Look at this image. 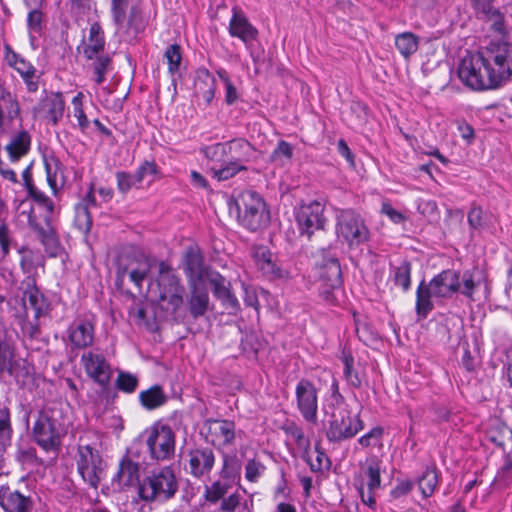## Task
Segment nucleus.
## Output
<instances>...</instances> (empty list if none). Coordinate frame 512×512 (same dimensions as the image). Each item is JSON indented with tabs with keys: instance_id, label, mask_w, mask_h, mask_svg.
Returning <instances> with one entry per match:
<instances>
[{
	"instance_id": "49530a36",
	"label": "nucleus",
	"mask_w": 512,
	"mask_h": 512,
	"mask_svg": "<svg viewBox=\"0 0 512 512\" xmlns=\"http://www.w3.org/2000/svg\"><path fill=\"white\" fill-rule=\"evenodd\" d=\"M293 156V148L286 141H280L271 154V160L280 164L290 161Z\"/></svg>"
},
{
	"instance_id": "5fc2aeb1",
	"label": "nucleus",
	"mask_w": 512,
	"mask_h": 512,
	"mask_svg": "<svg viewBox=\"0 0 512 512\" xmlns=\"http://www.w3.org/2000/svg\"><path fill=\"white\" fill-rule=\"evenodd\" d=\"M202 151L206 158L212 161H221L223 156L228 155V142L207 146Z\"/></svg>"
},
{
	"instance_id": "e433bc0d",
	"label": "nucleus",
	"mask_w": 512,
	"mask_h": 512,
	"mask_svg": "<svg viewBox=\"0 0 512 512\" xmlns=\"http://www.w3.org/2000/svg\"><path fill=\"white\" fill-rule=\"evenodd\" d=\"M247 166H242L241 163H237L228 158L225 166L221 168L212 167L210 169L214 178L218 181H225L234 177L240 171H246Z\"/></svg>"
},
{
	"instance_id": "a211bd4d",
	"label": "nucleus",
	"mask_w": 512,
	"mask_h": 512,
	"mask_svg": "<svg viewBox=\"0 0 512 512\" xmlns=\"http://www.w3.org/2000/svg\"><path fill=\"white\" fill-rule=\"evenodd\" d=\"M320 280L324 287L321 294L324 299L329 302H334L335 296L331 290H337L342 284V272L339 261L336 258H330L320 268Z\"/></svg>"
},
{
	"instance_id": "6e6d98bb",
	"label": "nucleus",
	"mask_w": 512,
	"mask_h": 512,
	"mask_svg": "<svg viewBox=\"0 0 512 512\" xmlns=\"http://www.w3.org/2000/svg\"><path fill=\"white\" fill-rule=\"evenodd\" d=\"M117 188L120 193L126 194L133 186L139 183L136 180L135 174H129L124 171L116 173Z\"/></svg>"
},
{
	"instance_id": "864d4df0",
	"label": "nucleus",
	"mask_w": 512,
	"mask_h": 512,
	"mask_svg": "<svg viewBox=\"0 0 512 512\" xmlns=\"http://www.w3.org/2000/svg\"><path fill=\"white\" fill-rule=\"evenodd\" d=\"M29 226L37 233L41 242L46 246H54L55 238L52 233L46 231L43 227H41L37 222L33 215H29L28 217Z\"/></svg>"
},
{
	"instance_id": "72a5a7b5",
	"label": "nucleus",
	"mask_w": 512,
	"mask_h": 512,
	"mask_svg": "<svg viewBox=\"0 0 512 512\" xmlns=\"http://www.w3.org/2000/svg\"><path fill=\"white\" fill-rule=\"evenodd\" d=\"M14 354L12 346L8 341L0 336V374L8 372L11 376L16 379L19 378L17 371V364L13 361Z\"/></svg>"
},
{
	"instance_id": "f257e3e1",
	"label": "nucleus",
	"mask_w": 512,
	"mask_h": 512,
	"mask_svg": "<svg viewBox=\"0 0 512 512\" xmlns=\"http://www.w3.org/2000/svg\"><path fill=\"white\" fill-rule=\"evenodd\" d=\"M459 288V274L453 270L442 271L427 284L422 281L417 289V314L425 318L433 309L432 298L450 297Z\"/></svg>"
},
{
	"instance_id": "1a4fd4ad",
	"label": "nucleus",
	"mask_w": 512,
	"mask_h": 512,
	"mask_svg": "<svg viewBox=\"0 0 512 512\" xmlns=\"http://www.w3.org/2000/svg\"><path fill=\"white\" fill-rule=\"evenodd\" d=\"M146 445L150 457L156 461H166L175 454V434L173 430L163 424H155L145 431Z\"/></svg>"
},
{
	"instance_id": "2f4dec72",
	"label": "nucleus",
	"mask_w": 512,
	"mask_h": 512,
	"mask_svg": "<svg viewBox=\"0 0 512 512\" xmlns=\"http://www.w3.org/2000/svg\"><path fill=\"white\" fill-rule=\"evenodd\" d=\"M140 466L129 458H124L119 465L118 481L123 486H131L139 481Z\"/></svg>"
},
{
	"instance_id": "f3484780",
	"label": "nucleus",
	"mask_w": 512,
	"mask_h": 512,
	"mask_svg": "<svg viewBox=\"0 0 512 512\" xmlns=\"http://www.w3.org/2000/svg\"><path fill=\"white\" fill-rule=\"evenodd\" d=\"M188 472L195 478L207 476L214 467L215 454L209 447L191 449L187 454Z\"/></svg>"
},
{
	"instance_id": "a18cd8bd",
	"label": "nucleus",
	"mask_w": 512,
	"mask_h": 512,
	"mask_svg": "<svg viewBox=\"0 0 512 512\" xmlns=\"http://www.w3.org/2000/svg\"><path fill=\"white\" fill-rule=\"evenodd\" d=\"M383 428L376 426L372 428L368 433L364 434L358 439V443L363 447H381Z\"/></svg>"
},
{
	"instance_id": "13d9d810",
	"label": "nucleus",
	"mask_w": 512,
	"mask_h": 512,
	"mask_svg": "<svg viewBox=\"0 0 512 512\" xmlns=\"http://www.w3.org/2000/svg\"><path fill=\"white\" fill-rule=\"evenodd\" d=\"M265 470V466L255 459H251L245 466V477L250 482H257Z\"/></svg>"
},
{
	"instance_id": "a878e982",
	"label": "nucleus",
	"mask_w": 512,
	"mask_h": 512,
	"mask_svg": "<svg viewBox=\"0 0 512 512\" xmlns=\"http://www.w3.org/2000/svg\"><path fill=\"white\" fill-rule=\"evenodd\" d=\"M96 206V200L91 187L82 200L75 206V225L82 232H89L92 226L90 207Z\"/></svg>"
},
{
	"instance_id": "09e8293b",
	"label": "nucleus",
	"mask_w": 512,
	"mask_h": 512,
	"mask_svg": "<svg viewBox=\"0 0 512 512\" xmlns=\"http://www.w3.org/2000/svg\"><path fill=\"white\" fill-rule=\"evenodd\" d=\"M285 431L295 440L298 447L302 449L305 454H307V450L310 449V441L304 435L302 428L294 423H291L285 428Z\"/></svg>"
},
{
	"instance_id": "c756f323",
	"label": "nucleus",
	"mask_w": 512,
	"mask_h": 512,
	"mask_svg": "<svg viewBox=\"0 0 512 512\" xmlns=\"http://www.w3.org/2000/svg\"><path fill=\"white\" fill-rule=\"evenodd\" d=\"M30 144L31 137L25 130H22L13 136L5 147L10 160L12 162H17L20 158L25 156L29 152Z\"/></svg>"
},
{
	"instance_id": "0eeeda50",
	"label": "nucleus",
	"mask_w": 512,
	"mask_h": 512,
	"mask_svg": "<svg viewBox=\"0 0 512 512\" xmlns=\"http://www.w3.org/2000/svg\"><path fill=\"white\" fill-rule=\"evenodd\" d=\"M458 76L460 80L473 90H488L496 88V84L479 53L466 56L462 59Z\"/></svg>"
},
{
	"instance_id": "052dcab7",
	"label": "nucleus",
	"mask_w": 512,
	"mask_h": 512,
	"mask_svg": "<svg viewBox=\"0 0 512 512\" xmlns=\"http://www.w3.org/2000/svg\"><path fill=\"white\" fill-rule=\"evenodd\" d=\"M240 504V495L237 493L229 495L227 498H223L220 511L221 512H234Z\"/></svg>"
},
{
	"instance_id": "e2e57ef3",
	"label": "nucleus",
	"mask_w": 512,
	"mask_h": 512,
	"mask_svg": "<svg viewBox=\"0 0 512 512\" xmlns=\"http://www.w3.org/2000/svg\"><path fill=\"white\" fill-rule=\"evenodd\" d=\"M236 472H237V469L234 466V460L230 457H224L223 467L220 472L221 478H223V479L234 478Z\"/></svg>"
},
{
	"instance_id": "393cba45",
	"label": "nucleus",
	"mask_w": 512,
	"mask_h": 512,
	"mask_svg": "<svg viewBox=\"0 0 512 512\" xmlns=\"http://www.w3.org/2000/svg\"><path fill=\"white\" fill-rule=\"evenodd\" d=\"M206 282H209L212 285L215 297L218 298L227 309H230L232 312H235L238 309L239 302L231 293L227 282L222 275L218 272H214Z\"/></svg>"
},
{
	"instance_id": "b1692460",
	"label": "nucleus",
	"mask_w": 512,
	"mask_h": 512,
	"mask_svg": "<svg viewBox=\"0 0 512 512\" xmlns=\"http://www.w3.org/2000/svg\"><path fill=\"white\" fill-rule=\"evenodd\" d=\"M228 158L234 162L247 166L248 163L256 161L260 152L256 150L247 140L235 139L228 142Z\"/></svg>"
},
{
	"instance_id": "4468645a",
	"label": "nucleus",
	"mask_w": 512,
	"mask_h": 512,
	"mask_svg": "<svg viewBox=\"0 0 512 512\" xmlns=\"http://www.w3.org/2000/svg\"><path fill=\"white\" fill-rule=\"evenodd\" d=\"M324 206L319 201H311L308 204L300 206L296 214V220L301 235L310 238L318 230H322L325 225L323 216Z\"/></svg>"
},
{
	"instance_id": "c85d7f7f",
	"label": "nucleus",
	"mask_w": 512,
	"mask_h": 512,
	"mask_svg": "<svg viewBox=\"0 0 512 512\" xmlns=\"http://www.w3.org/2000/svg\"><path fill=\"white\" fill-rule=\"evenodd\" d=\"M64 106L62 95L60 93H51L43 99L40 111L45 118L56 124L63 116Z\"/></svg>"
},
{
	"instance_id": "de8ad7c7",
	"label": "nucleus",
	"mask_w": 512,
	"mask_h": 512,
	"mask_svg": "<svg viewBox=\"0 0 512 512\" xmlns=\"http://www.w3.org/2000/svg\"><path fill=\"white\" fill-rule=\"evenodd\" d=\"M353 362L354 359L350 354L344 355V376L349 385L355 388H359L362 384V379L360 378L358 373L354 371Z\"/></svg>"
},
{
	"instance_id": "20e7f679",
	"label": "nucleus",
	"mask_w": 512,
	"mask_h": 512,
	"mask_svg": "<svg viewBox=\"0 0 512 512\" xmlns=\"http://www.w3.org/2000/svg\"><path fill=\"white\" fill-rule=\"evenodd\" d=\"M237 219L248 230L257 231L266 227L270 217L263 199L254 191H244L235 200Z\"/></svg>"
},
{
	"instance_id": "4c0bfd02",
	"label": "nucleus",
	"mask_w": 512,
	"mask_h": 512,
	"mask_svg": "<svg viewBox=\"0 0 512 512\" xmlns=\"http://www.w3.org/2000/svg\"><path fill=\"white\" fill-rule=\"evenodd\" d=\"M230 487V484L217 480L211 485L205 486L204 499L209 503L215 504L224 498Z\"/></svg>"
},
{
	"instance_id": "680f3d73",
	"label": "nucleus",
	"mask_w": 512,
	"mask_h": 512,
	"mask_svg": "<svg viewBox=\"0 0 512 512\" xmlns=\"http://www.w3.org/2000/svg\"><path fill=\"white\" fill-rule=\"evenodd\" d=\"M157 173V167L155 163L145 161L136 171L135 177L138 182H142L145 176L154 175Z\"/></svg>"
},
{
	"instance_id": "603ef678",
	"label": "nucleus",
	"mask_w": 512,
	"mask_h": 512,
	"mask_svg": "<svg viewBox=\"0 0 512 512\" xmlns=\"http://www.w3.org/2000/svg\"><path fill=\"white\" fill-rule=\"evenodd\" d=\"M138 386V378L128 372H120L116 379V387L125 392L132 393Z\"/></svg>"
},
{
	"instance_id": "8fccbe9b",
	"label": "nucleus",
	"mask_w": 512,
	"mask_h": 512,
	"mask_svg": "<svg viewBox=\"0 0 512 512\" xmlns=\"http://www.w3.org/2000/svg\"><path fill=\"white\" fill-rule=\"evenodd\" d=\"M180 46L177 44L170 45L165 51V58L168 62V70L171 74H174L179 70L182 56Z\"/></svg>"
},
{
	"instance_id": "5701e85b",
	"label": "nucleus",
	"mask_w": 512,
	"mask_h": 512,
	"mask_svg": "<svg viewBox=\"0 0 512 512\" xmlns=\"http://www.w3.org/2000/svg\"><path fill=\"white\" fill-rule=\"evenodd\" d=\"M208 436L214 445L226 446L235 438V425L227 420H208L206 422Z\"/></svg>"
},
{
	"instance_id": "dca6fc26",
	"label": "nucleus",
	"mask_w": 512,
	"mask_h": 512,
	"mask_svg": "<svg viewBox=\"0 0 512 512\" xmlns=\"http://www.w3.org/2000/svg\"><path fill=\"white\" fill-rule=\"evenodd\" d=\"M297 406L304 419L316 423L317 420V390L308 380L302 379L296 386Z\"/></svg>"
},
{
	"instance_id": "338daca9",
	"label": "nucleus",
	"mask_w": 512,
	"mask_h": 512,
	"mask_svg": "<svg viewBox=\"0 0 512 512\" xmlns=\"http://www.w3.org/2000/svg\"><path fill=\"white\" fill-rule=\"evenodd\" d=\"M382 212L386 214L394 223L399 224L405 221V216L395 210L390 204L383 203L382 205Z\"/></svg>"
},
{
	"instance_id": "412c9836",
	"label": "nucleus",
	"mask_w": 512,
	"mask_h": 512,
	"mask_svg": "<svg viewBox=\"0 0 512 512\" xmlns=\"http://www.w3.org/2000/svg\"><path fill=\"white\" fill-rule=\"evenodd\" d=\"M0 506L5 512H31L33 501L18 490L8 486L0 488Z\"/></svg>"
},
{
	"instance_id": "39448f33",
	"label": "nucleus",
	"mask_w": 512,
	"mask_h": 512,
	"mask_svg": "<svg viewBox=\"0 0 512 512\" xmlns=\"http://www.w3.org/2000/svg\"><path fill=\"white\" fill-rule=\"evenodd\" d=\"M363 428L364 423L359 414L352 413L346 406L338 405L328 420L326 437L330 442L340 443L353 438Z\"/></svg>"
},
{
	"instance_id": "ddd939ff",
	"label": "nucleus",
	"mask_w": 512,
	"mask_h": 512,
	"mask_svg": "<svg viewBox=\"0 0 512 512\" xmlns=\"http://www.w3.org/2000/svg\"><path fill=\"white\" fill-rule=\"evenodd\" d=\"M81 364L89 378L103 389L108 387L112 376L111 366L98 349L84 352L81 356Z\"/></svg>"
},
{
	"instance_id": "bf43d9fd",
	"label": "nucleus",
	"mask_w": 512,
	"mask_h": 512,
	"mask_svg": "<svg viewBox=\"0 0 512 512\" xmlns=\"http://www.w3.org/2000/svg\"><path fill=\"white\" fill-rule=\"evenodd\" d=\"M483 17L487 18L489 21H491V28L499 33L500 35H504V22H503V16L499 13V11L492 7V11L481 13Z\"/></svg>"
},
{
	"instance_id": "ea45409f",
	"label": "nucleus",
	"mask_w": 512,
	"mask_h": 512,
	"mask_svg": "<svg viewBox=\"0 0 512 512\" xmlns=\"http://www.w3.org/2000/svg\"><path fill=\"white\" fill-rule=\"evenodd\" d=\"M438 483L437 473L434 468H427L418 480V486L425 498L432 496Z\"/></svg>"
},
{
	"instance_id": "37998d69",
	"label": "nucleus",
	"mask_w": 512,
	"mask_h": 512,
	"mask_svg": "<svg viewBox=\"0 0 512 512\" xmlns=\"http://www.w3.org/2000/svg\"><path fill=\"white\" fill-rule=\"evenodd\" d=\"M380 462L377 458L371 459L368 468L366 470V475L368 476L367 486L369 492L378 489L381 485V477H380Z\"/></svg>"
},
{
	"instance_id": "2eb2a0df",
	"label": "nucleus",
	"mask_w": 512,
	"mask_h": 512,
	"mask_svg": "<svg viewBox=\"0 0 512 512\" xmlns=\"http://www.w3.org/2000/svg\"><path fill=\"white\" fill-rule=\"evenodd\" d=\"M183 269L188 284L206 282L215 272L204 263L203 254L198 246H189L184 254Z\"/></svg>"
},
{
	"instance_id": "423d86ee",
	"label": "nucleus",
	"mask_w": 512,
	"mask_h": 512,
	"mask_svg": "<svg viewBox=\"0 0 512 512\" xmlns=\"http://www.w3.org/2000/svg\"><path fill=\"white\" fill-rule=\"evenodd\" d=\"M155 262L154 258L141 251L119 256L116 269L117 284L123 286L125 277L128 276L135 286L141 288L142 282L148 276Z\"/></svg>"
},
{
	"instance_id": "774afa93",
	"label": "nucleus",
	"mask_w": 512,
	"mask_h": 512,
	"mask_svg": "<svg viewBox=\"0 0 512 512\" xmlns=\"http://www.w3.org/2000/svg\"><path fill=\"white\" fill-rule=\"evenodd\" d=\"M413 487V483L411 481H401L392 491L391 496L395 499L400 498L406 494H408Z\"/></svg>"
},
{
	"instance_id": "79ce46f5",
	"label": "nucleus",
	"mask_w": 512,
	"mask_h": 512,
	"mask_svg": "<svg viewBox=\"0 0 512 512\" xmlns=\"http://www.w3.org/2000/svg\"><path fill=\"white\" fill-rule=\"evenodd\" d=\"M394 283L401 286L404 291L408 290L411 284V264L403 261L394 269Z\"/></svg>"
},
{
	"instance_id": "0e129e2a",
	"label": "nucleus",
	"mask_w": 512,
	"mask_h": 512,
	"mask_svg": "<svg viewBox=\"0 0 512 512\" xmlns=\"http://www.w3.org/2000/svg\"><path fill=\"white\" fill-rule=\"evenodd\" d=\"M28 26L29 29L33 32H38L41 29V23H42V13L39 10H32L28 14Z\"/></svg>"
},
{
	"instance_id": "c03bdc74",
	"label": "nucleus",
	"mask_w": 512,
	"mask_h": 512,
	"mask_svg": "<svg viewBox=\"0 0 512 512\" xmlns=\"http://www.w3.org/2000/svg\"><path fill=\"white\" fill-rule=\"evenodd\" d=\"M92 70L95 75V82L100 85L105 80V74L108 71L111 59L108 56H96L93 59Z\"/></svg>"
},
{
	"instance_id": "f704fd0d",
	"label": "nucleus",
	"mask_w": 512,
	"mask_h": 512,
	"mask_svg": "<svg viewBox=\"0 0 512 512\" xmlns=\"http://www.w3.org/2000/svg\"><path fill=\"white\" fill-rule=\"evenodd\" d=\"M139 400L146 409L152 410L162 406L167 398L162 388L159 385H154L142 391L139 394Z\"/></svg>"
},
{
	"instance_id": "58836bf2",
	"label": "nucleus",
	"mask_w": 512,
	"mask_h": 512,
	"mask_svg": "<svg viewBox=\"0 0 512 512\" xmlns=\"http://www.w3.org/2000/svg\"><path fill=\"white\" fill-rule=\"evenodd\" d=\"M20 252L22 253L20 261L22 271L27 275H34L38 266L42 265L41 256L26 248L21 249Z\"/></svg>"
},
{
	"instance_id": "c9c22d12",
	"label": "nucleus",
	"mask_w": 512,
	"mask_h": 512,
	"mask_svg": "<svg viewBox=\"0 0 512 512\" xmlns=\"http://www.w3.org/2000/svg\"><path fill=\"white\" fill-rule=\"evenodd\" d=\"M395 45L404 58H409L417 51L419 38L411 32H404L396 36Z\"/></svg>"
},
{
	"instance_id": "a19ab883",
	"label": "nucleus",
	"mask_w": 512,
	"mask_h": 512,
	"mask_svg": "<svg viewBox=\"0 0 512 512\" xmlns=\"http://www.w3.org/2000/svg\"><path fill=\"white\" fill-rule=\"evenodd\" d=\"M313 454L315 457L310 454L309 449L307 450V454L304 453V458L312 471L318 472L329 466L330 462L328 457L319 449L318 445L315 446Z\"/></svg>"
},
{
	"instance_id": "aec40b11",
	"label": "nucleus",
	"mask_w": 512,
	"mask_h": 512,
	"mask_svg": "<svg viewBox=\"0 0 512 512\" xmlns=\"http://www.w3.org/2000/svg\"><path fill=\"white\" fill-rule=\"evenodd\" d=\"M68 340L72 348L84 349L94 342V325L88 319L74 321L67 330Z\"/></svg>"
},
{
	"instance_id": "4be33fe9",
	"label": "nucleus",
	"mask_w": 512,
	"mask_h": 512,
	"mask_svg": "<svg viewBox=\"0 0 512 512\" xmlns=\"http://www.w3.org/2000/svg\"><path fill=\"white\" fill-rule=\"evenodd\" d=\"M205 283L188 284L190 293L187 305L193 318L203 316L210 309V298Z\"/></svg>"
},
{
	"instance_id": "69168bd1",
	"label": "nucleus",
	"mask_w": 512,
	"mask_h": 512,
	"mask_svg": "<svg viewBox=\"0 0 512 512\" xmlns=\"http://www.w3.org/2000/svg\"><path fill=\"white\" fill-rule=\"evenodd\" d=\"M11 432L10 414L7 408H0V434L8 436Z\"/></svg>"
},
{
	"instance_id": "7c9ffc66",
	"label": "nucleus",
	"mask_w": 512,
	"mask_h": 512,
	"mask_svg": "<svg viewBox=\"0 0 512 512\" xmlns=\"http://www.w3.org/2000/svg\"><path fill=\"white\" fill-rule=\"evenodd\" d=\"M253 257L258 268L266 275L273 277H281L280 270L272 261L270 251L264 247L259 246L253 249Z\"/></svg>"
},
{
	"instance_id": "6e6552de",
	"label": "nucleus",
	"mask_w": 512,
	"mask_h": 512,
	"mask_svg": "<svg viewBox=\"0 0 512 512\" xmlns=\"http://www.w3.org/2000/svg\"><path fill=\"white\" fill-rule=\"evenodd\" d=\"M336 234L350 247L358 246L369 238V230L361 216L351 209L337 213Z\"/></svg>"
},
{
	"instance_id": "4d7b16f0",
	"label": "nucleus",
	"mask_w": 512,
	"mask_h": 512,
	"mask_svg": "<svg viewBox=\"0 0 512 512\" xmlns=\"http://www.w3.org/2000/svg\"><path fill=\"white\" fill-rule=\"evenodd\" d=\"M82 98L83 94L78 93L72 100V104L74 106V116L78 120V126L81 128V130H85L89 126V120L87 119L83 107H82Z\"/></svg>"
},
{
	"instance_id": "9d476101",
	"label": "nucleus",
	"mask_w": 512,
	"mask_h": 512,
	"mask_svg": "<svg viewBox=\"0 0 512 512\" xmlns=\"http://www.w3.org/2000/svg\"><path fill=\"white\" fill-rule=\"evenodd\" d=\"M511 54V46L508 43H491L488 47L479 52L485 65L489 66V72L498 87L512 73V68L507 62Z\"/></svg>"
},
{
	"instance_id": "bb28decb",
	"label": "nucleus",
	"mask_w": 512,
	"mask_h": 512,
	"mask_svg": "<svg viewBox=\"0 0 512 512\" xmlns=\"http://www.w3.org/2000/svg\"><path fill=\"white\" fill-rule=\"evenodd\" d=\"M24 284L27 286L22 298L24 308L25 310L31 309L34 312V317L38 319L45 307L44 297L32 277L29 276Z\"/></svg>"
},
{
	"instance_id": "473e14b6",
	"label": "nucleus",
	"mask_w": 512,
	"mask_h": 512,
	"mask_svg": "<svg viewBox=\"0 0 512 512\" xmlns=\"http://www.w3.org/2000/svg\"><path fill=\"white\" fill-rule=\"evenodd\" d=\"M105 45L103 32L98 23H94L90 27L88 42L84 48V55L93 60L103 50Z\"/></svg>"
},
{
	"instance_id": "f03ea898",
	"label": "nucleus",
	"mask_w": 512,
	"mask_h": 512,
	"mask_svg": "<svg viewBox=\"0 0 512 512\" xmlns=\"http://www.w3.org/2000/svg\"><path fill=\"white\" fill-rule=\"evenodd\" d=\"M149 292L166 311L174 313L183 304L184 288L174 270L165 262H160L158 277L155 283L150 284Z\"/></svg>"
},
{
	"instance_id": "6ab92c4d",
	"label": "nucleus",
	"mask_w": 512,
	"mask_h": 512,
	"mask_svg": "<svg viewBox=\"0 0 512 512\" xmlns=\"http://www.w3.org/2000/svg\"><path fill=\"white\" fill-rule=\"evenodd\" d=\"M232 17L229 23V34L239 38L247 47L257 39L258 30L249 22L246 15L238 7L232 9Z\"/></svg>"
},
{
	"instance_id": "f8f14e48",
	"label": "nucleus",
	"mask_w": 512,
	"mask_h": 512,
	"mask_svg": "<svg viewBox=\"0 0 512 512\" xmlns=\"http://www.w3.org/2000/svg\"><path fill=\"white\" fill-rule=\"evenodd\" d=\"M77 469L85 482L97 488L103 473V461L99 452L90 445L79 446Z\"/></svg>"
},
{
	"instance_id": "3c124183",
	"label": "nucleus",
	"mask_w": 512,
	"mask_h": 512,
	"mask_svg": "<svg viewBox=\"0 0 512 512\" xmlns=\"http://www.w3.org/2000/svg\"><path fill=\"white\" fill-rule=\"evenodd\" d=\"M488 215L481 207L473 206L468 213V223L471 228L480 230L487 226Z\"/></svg>"
},
{
	"instance_id": "9b49d317",
	"label": "nucleus",
	"mask_w": 512,
	"mask_h": 512,
	"mask_svg": "<svg viewBox=\"0 0 512 512\" xmlns=\"http://www.w3.org/2000/svg\"><path fill=\"white\" fill-rule=\"evenodd\" d=\"M63 433L60 424L47 411L39 412L32 434L35 442L42 449L45 451L58 450Z\"/></svg>"
},
{
	"instance_id": "7ed1b4c3",
	"label": "nucleus",
	"mask_w": 512,
	"mask_h": 512,
	"mask_svg": "<svg viewBox=\"0 0 512 512\" xmlns=\"http://www.w3.org/2000/svg\"><path fill=\"white\" fill-rule=\"evenodd\" d=\"M178 491V480L170 466L152 471L138 486V495L145 502H166Z\"/></svg>"
},
{
	"instance_id": "cd10ccee",
	"label": "nucleus",
	"mask_w": 512,
	"mask_h": 512,
	"mask_svg": "<svg viewBox=\"0 0 512 512\" xmlns=\"http://www.w3.org/2000/svg\"><path fill=\"white\" fill-rule=\"evenodd\" d=\"M196 94L210 104L215 95L216 81L213 75L205 68L198 69L195 82Z\"/></svg>"
}]
</instances>
